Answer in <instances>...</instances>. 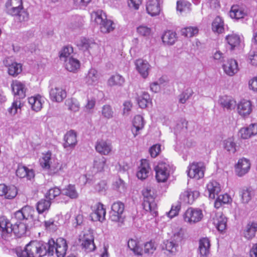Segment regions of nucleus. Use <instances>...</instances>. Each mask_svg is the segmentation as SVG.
I'll list each match as a JSON object with an SVG mask.
<instances>
[{"label":"nucleus","instance_id":"obj_29","mask_svg":"<svg viewBox=\"0 0 257 257\" xmlns=\"http://www.w3.org/2000/svg\"><path fill=\"white\" fill-rule=\"evenodd\" d=\"M225 41L227 43L228 48L230 50H233L239 45L240 37L238 34L232 33L225 37Z\"/></svg>","mask_w":257,"mask_h":257},{"label":"nucleus","instance_id":"obj_54","mask_svg":"<svg viewBox=\"0 0 257 257\" xmlns=\"http://www.w3.org/2000/svg\"><path fill=\"white\" fill-rule=\"evenodd\" d=\"M65 104L68 109L72 111L76 112L79 109V103L76 99H68L66 100Z\"/></svg>","mask_w":257,"mask_h":257},{"label":"nucleus","instance_id":"obj_40","mask_svg":"<svg viewBox=\"0 0 257 257\" xmlns=\"http://www.w3.org/2000/svg\"><path fill=\"white\" fill-rule=\"evenodd\" d=\"M224 22L219 16L216 17L212 22V30L214 32L218 34L222 33L224 31Z\"/></svg>","mask_w":257,"mask_h":257},{"label":"nucleus","instance_id":"obj_23","mask_svg":"<svg viewBox=\"0 0 257 257\" xmlns=\"http://www.w3.org/2000/svg\"><path fill=\"white\" fill-rule=\"evenodd\" d=\"M222 68L225 73L230 76H233L239 70L237 61L232 59L228 60Z\"/></svg>","mask_w":257,"mask_h":257},{"label":"nucleus","instance_id":"obj_62","mask_svg":"<svg viewBox=\"0 0 257 257\" xmlns=\"http://www.w3.org/2000/svg\"><path fill=\"white\" fill-rule=\"evenodd\" d=\"M193 94V91L191 89H187L185 92L182 93L179 98V101L181 103H185Z\"/></svg>","mask_w":257,"mask_h":257},{"label":"nucleus","instance_id":"obj_26","mask_svg":"<svg viewBox=\"0 0 257 257\" xmlns=\"http://www.w3.org/2000/svg\"><path fill=\"white\" fill-rule=\"evenodd\" d=\"M256 231L257 222L254 221H250L243 230V236L247 239H251L255 236Z\"/></svg>","mask_w":257,"mask_h":257},{"label":"nucleus","instance_id":"obj_22","mask_svg":"<svg viewBox=\"0 0 257 257\" xmlns=\"http://www.w3.org/2000/svg\"><path fill=\"white\" fill-rule=\"evenodd\" d=\"M239 134L242 139H248L257 134V123H252L248 126L241 128Z\"/></svg>","mask_w":257,"mask_h":257},{"label":"nucleus","instance_id":"obj_47","mask_svg":"<svg viewBox=\"0 0 257 257\" xmlns=\"http://www.w3.org/2000/svg\"><path fill=\"white\" fill-rule=\"evenodd\" d=\"M223 147L229 153L234 154L236 151V144L232 138H229L223 142Z\"/></svg>","mask_w":257,"mask_h":257},{"label":"nucleus","instance_id":"obj_13","mask_svg":"<svg viewBox=\"0 0 257 257\" xmlns=\"http://www.w3.org/2000/svg\"><path fill=\"white\" fill-rule=\"evenodd\" d=\"M101 74L95 68H91L84 77V81L88 85L95 86L100 81Z\"/></svg>","mask_w":257,"mask_h":257},{"label":"nucleus","instance_id":"obj_44","mask_svg":"<svg viewBox=\"0 0 257 257\" xmlns=\"http://www.w3.org/2000/svg\"><path fill=\"white\" fill-rule=\"evenodd\" d=\"M106 164V159L103 157H96L93 162V169L95 173L103 170Z\"/></svg>","mask_w":257,"mask_h":257},{"label":"nucleus","instance_id":"obj_35","mask_svg":"<svg viewBox=\"0 0 257 257\" xmlns=\"http://www.w3.org/2000/svg\"><path fill=\"white\" fill-rule=\"evenodd\" d=\"M229 15L232 19L238 20L243 18L246 15V13L243 8L236 5L231 7Z\"/></svg>","mask_w":257,"mask_h":257},{"label":"nucleus","instance_id":"obj_27","mask_svg":"<svg viewBox=\"0 0 257 257\" xmlns=\"http://www.w3.org/2000/svg\"><path fill=\"white\" fill-rule=\"evenodd\" d=\"M146 10L148 13L155 16L160 14L161 8L158 0H149L146 4Z\"/></svg>","mask_w":257,"mask_h":257},{"label":"nucleus","instance_id":"obj_58","mask_svg":"<svg viewBox=\"0 0 257 257\" xmlns=\"http://www.w3.org/2000/svg\"><path fill=\"white\" fill-rule=\"evenodd\" d=\"M73 52V48L71 46L67 45L64 46L60 52V59L64 58L65 59L68 57L69 55Z\"/></svg>","mask_w":257,"mask_h":257},{"label":"nucleus","instance_id":"obj_11","mask_svg":"<svg viewBox=\"0 0 257 257\" xmlns=\"http://www.w3.org/2000/svg\"><path fill=\"white\" fill-rule=\"evenodd\" d=\"M80 241L81 249L86 252H90L95 249L94 237L91 233H84Z\"/></svg>","mask_w":257,"mask_h":257},{"label":"nucleus","instance_id":"obj_38","mask_svg":"<svg viewBox=\"0 0 257 257\" xmlns=\"http://www.w3.org/2000/svg\"><path fill=\"white\" fill-rule=\"evenodd\" d=\"M62 194L69 197L72 199H75L78 197V193L74 185L69 184L62 190Z\"/></svg>","mask_w":257,"mask_h":257},{"label":"nucleus","instance_id":"obj_45","mask_svg":"<svg viewBox=\"0 0 257 257\" xmlns=\"http://www.w3.org/2000/svg\"><path fill=\"white\" fill-rule=\"evenodd\" d=\"M137 100L139 106L142 108H145L151 101L150 95L147 92H143L138 96Z\"/></svg>","mask_w":257,"mask_h":257},{"label":"nucleus","instance_id":"obj_30","mask_svg":"<svg viewBox=\"0 0 257 257\" xmlns=\"http://www.w3.org/2000/svg\"><path fill=\"white\" fill-rule=\"evenodd\" d=\"M50 96L53 101L61 102L66 97L65 90L59 87L52 88L50 91Z\"/></svg>","mask_w":257,"mask_h":257},{"label":"nucleus","instance_id":"obj_64","mask_svg":"<svg viewBox=\"0 0 257 257\" xmlns=\"http://www.w3.org/2000/svg\"><path fill=\"white\" fill-rule=\"evenodd\" d=\"M248 59L252 65L257 66V51H250L248 55Z\"/></svg>","mask_w":257,"mask_h":257},{"label":"nucleus","instance_id":"obj_1","mask_svg":"<svg viewBox=\"0 0 257 257\" xmlns=\"http://www.w3.org/2000/svg\"><path fill=\"white\" fill-rule=\"evenodd\" d=\"M67 249L66 240L59 237L56 240L51 238L47 243L43 241H31L24 250L17 249L16 253L18 257H46L48 253L52 254L55 250L57 257H64Z\"/></svg>","mask_w":257,"mask_h":257},{"label":"nucleus","instance_id":"obj_57","mask_svg":"<svg viewBox=\"0 0 257 257\" xmlns=\"http://www.w3.org/2000/svg\"><path fill=\"white\" fill-rule=\"evenodd\" d=\"M45 226L46 229L50 232H54L56 231L58 228V222L55 221L52 219L48 221H45Z\"/></svg>","mask_w":257,"mask_h":257},{"label":"nucleus","instance_id":"obj_55","mask_svg":"<svg viewBox=\"0 0 257 257\" xmlns=\"http://www.w3.org/2000/svg\"><path fill=\"white\" fill-rule=\"evenodd\" d=\"M102 116L107 119H110L113 117V111L111 107L108 104L103 105L101 111Z\"/></svg>","mask_w":257,"mask_h":257},{"label":"nucleus","instance_id":"obj_15","mask_svg":"<svg viewBox=\"0 0 257 257\" xmlns=\"http://www.w3.org/2000/svg\"><path fill=\"white\" fill-rule=\"evenodd\" d=\"M199 194L198 191L187 190L181 194L180 196V203L183 204H191L199 197Z\"/></svg>","mask_w":257,"mask_h":257},{"label":"nucleus","instance_id":"obj_49","mask_svg":"<svg viewBox=\"0 0 257 257\" xmlns=\"http://www.w3.org/2000/svg\"><path fill=\"white\" fill-rule=\"evenodd\" d=\"M231 201V198L227 194H224L218 196L214 202V207L218 209L222 204H227Z\"/></svg>","mask_w":257,"mask_h":257},{"label":"nucleus","instance_id":"obj_3","mask_svg":"<svg viewBox=\"0 0 257 257\" xmlns=\"http://www.w3.org/2000/svg\"><path fill=\"white\" fill-rule=\"evenodd\" d=\"M11 86L15 95V100L11 107L8 108V112L11 115H15L18 112L19 109H21V102L18 99L25 97L26 88L25 84L19 81H14Z\"/></svg>","mask_w":257,"mask_h":257},{"label":"nucleus","instance_id":"obj_7","mask_svg":"<svg viewBox=\"0 0 257 257\" xmlns=\"http://www.w3.org/2000/svg\"><path fill=\"white\" fill-rule=\"evenodd\" d=\"M183 216L185 222L189 224H194L201 220L203 214L201 209L190 207L185 212Z\"/></svg>","mask_w":257,"mask_h":257},{"label":"nucleus","instance_id":"obj_33","mask_svg":"<svg viewBox=\"0 0 257 257\" xmlns=\"http://www.w3.org/2000/svg\"><path fill=\"white\" fill-rule=\"evenodd\" d=\"M210 241L207 237H202L199 241V250L202 256H207L210 252Z\"/></svg>","mask_w":257,"mask_h":257},{"label":"nucleus","instance_id":"obj_17","mask_svg":"<svg viewBox=\"0 0 257 257\" xmlns=\"http://www.w3.org/2000/svg\"><path fill=\"white\" fill-rule=\"evenodd\" d=\"M250 167V163L249 160L243 158L239 159L237 164L235 165V169L237 176L241 177L246 174Z\"/></svg>","mask_w":257,"mask_h":257},{"label":"nucleus","instance_id":"obj_28","mask_svg":"<svg viewBox=\"0 0 257 257\" xmlns=\"http://www.w3.org/2000/svg\"><path fill=\"white\" fill-rule=\"evenodd\" d=\"M16 175L21 178H26L27 180H31L34 177V172L32 169H29L22 165H19L16 170Z\"/></svg>","mask_w":257,"mask_h":257},{"label":"nucleus","instance_id":"obj_37","mask_svg":"<svg viewBox=\"0 0 257 257\" xmlns=\"http://www.w3.org/2000/svg\"><path fill=\"white\" fill-rule=\"evenodd\" d=\"M76 44L79 49L86 51L95 45L94 41L91 39H87L85 37H81L76 41Z\"/></svg>","mask_w":257,"mask_h":257},{"label":"nucleus","instance_id":"obj_43","mask_svg":"<svg viewBox=\"0 0 257 257\" xmlns=\"http://www.w3.org/2000/svg\"><path fill=\"white\" fill-rule=\"evenodd\" d=\"M166 249L171 254L175 255L179 250V245L177 241L170 240L165 242Z\"/></svg>","mask_w":257,"mask_h":257},{"label":"nucleus","instance_id":"obj_19","mask_svg":"<svg viewBox=\"0 0 257 257\" xmlns=\"http://www.w3.org/2000/svg\"><path fill=\"white\" fill-rule=\"evenodd\" d=\"M17 193L18 190L15 186H7L4 184H0V196H4L6 199H13Z\"/></svg>","mask_w":257,"mask_h":257},{"label":"nucleus","instance_id":"obj_52","mask_svg":"<svg viewBox=\"0 0 257 257\" xmlns=\"http://www.w3.org/2000/svg\"><path fill=\"white\" fill-rule=\"evenodd\" d=\"M51 202L49 200L42 199L37 203V210L39 213L48 211L50 207Z\"/></svg>","mask_w":257,"mask_h":257},{"label":"nucleus","instance_id":"obj_21","mask_svg":"<svg viewBox=\"0 0 257 257\" xmlns=\"http://www.w3.org/2000/svg\"><path fill=\"white\" fill-rule=\"evenodd\" d=\"M66 168L67 165L65 163L59 161L57 159H54L51 162L50 168L47 171L50 175H53L64 172Z\"/></svg>","mask_w":257,"mask_h":257},{"label":"nucleus","instance_id":"obj_14","mask_svg":"<svg viewBox=\"0 0 257 257\" xmlns=\"http://www.w3.org/2000/svg\"><path fill=\"white\" fill-rule=\"evenodd\" d=\"M106 210L103 205L99 202L97 203L93 212L90 214V217L93 221L102 222L105 219Z\"/></svg>","mask_w":257,"mask_h":257},{"label":"nucleus","instance_id":"obj_24","mask_svg":"<svg viewBox=\"0 0 257 257\" xmlns=\"http://www.w3.org/2000/svg\"><path fill=\"white\" fill-rule=\"evenodd\" d=\"M227 218L220 212L215 214L213 218V223L217 230L220 232L224 231L226 228Z\"/></svg>","mask_w":257,"mask_h":257},{"label":"nucleus","instance_id":"obj_42","mask_svg":"<svg viewBox=\"0 0 257 257\" xmlns=\"http://www.w3.org/2000/svg\"><path fill=\"white\" fill-rule=\"evenodd\" d=\"M219 103L224 108L227 109H231L235 105V101L232 98L228 96H222L219 100Z\"/></svg>","mask_w":257,"mask_h":257},{"label":"nucleus","instance_id":"obj_2","mask_svg":"<svg viewBox=\"0 0 257 257\" xmlns=\"http://www.w3.org/2000/svg\"><path fill=\"white\" fill-rule=\"evenodd\" d=\"M35 211L30 206H25L16 211L12 217L14 224H12L5 217H0V230L4 233L12 232L18 237L25 234L33 224V215Z\"/></svg>","mask_w":257,"mask_h":257},{"label":"nucleus","instance_id":"obj_63","mask_svg":"<svg viewBox=\"0 0 257 257\" xmlns=\"http://www.w3.org/2000/svg\"><path fill=\"white\" fill-rule=\"evenodd\" d=\"M155 249L154 243L152 241L146 242L144 245V252L145 253H153Z\"/></svg>","mask_w":257,"mask_h":257},{"label":"nucleus","instance_id":"obj_48","mask_svg":"<svg viewBox=\"0 0 257 257\" xmlns=\"http://www.w3.org/2000/svg\"><path fill=\"white\" fill-rule=\"evenodd\" d=\"M5 64L6 66L8 67V73L11 76H16L22 71V65L20 63L14 62L9 66L6 63Z\"/></svg>","mask_w":257,"mask_h":257},{"label":"nucleus","instance_id":"obj_61","mask_svg":"<svg viewBox=\"0 0 257 257\" xmlns=\"http://www.w3.org/2000/svg\"><path fill=\"white\" fill-rule=\"evenodd\" d=\"M137 32L142 36H148L151 34V30L147 26L141 25L137 28Z\"/></svg>","mask_w":257,"mask_h":257},{"label":"nucleus","instance_id":"obj_5","mask_svg":"<svg viewBox=\"0 0 257 257\" xmlns=\"http://www.w3.org/2000/svg\"><path fill=\"white\" fill-rule=\"evenodd\" d=\"M156 178L158 182H165L174 172L173 166L166 160L158 162L155 167Z\"/></svg>","mask_w":257,"mask_h":257},{"label":"nucleus","instance_id":"obj_32","mask_svg":"<svg viewBox=\"0 0 257 257\" xmlns=\"http://www.w3.org/2000/svg\"><path fill=\"white\" fill-rule=\"evenodd\" d=\"M133 125L132 131L135 137L139 134V131L144 127L145 121L143 116L141 115H136L133 121Z\"/></svg>","mask_w":257,"mask_h":257},{"label":"nucleus","instance_id":"obj_8","mask_svg":"<svg viewBox=\"0 0 257 257\" xmlns=\"http://www.w3.org/2000/svg\"><path fill=\"white\" fill-rule=\"evenodd\" d=\"M124 205L120 201L114 202L111 206L110 212V219L114 222H122V213L124 211Z\"/></svg>","mask_w":257,"mask_h":257},{"label":"nucleus","instance_id":"obj_39","mask_svg":"<svg viewBox=\"0 0 257 257\" xmlns=\"http://www.w3.org/2000/svg\"><path fill=\"white\" fill-rule=\"evenodd\" d=\"M65 61V67L68 71L75 72L80 68V63L77 59L70 57L68 61L66 60Z\"/></svg>","mask_w":257,"mask_h":257},{"label":"nucleus","instance_id":"obj_18","mask_svg":"<svg viewBox=\"0 0 257 257\" xmlns=\"http://www.w3.org/2000/svg\"><path fill=\"white\" fill-rule=\"evenodd\" d=\"M112 146L110 141L101 140L97 141L95 145V150L99 154L108 155L112 151Z\"/></svg>","mask_w":257,"mask_h":257},{"label":"nucleus","instance_id":"obj_9","mask_svg":"<svg viewBox=\"0 0 257 257\" xmlns=\"http://www.w3.org/2000/svg\"><path fill=\"white\" fill-rule=\"evenodd\" d=\"M63 147L67 152H71L77 144V133L72 130L68 131L64 136Z\"/></svg>","mask_w":257,"mask_h":257},{"label":"nucleus","instance_id":"obj_53","mask_svg":"<svg viewBox=\"0 0 257 257\" xmlns=\"http://www.w3.org/2000/svg\"><path fill=\"white\" fill-rule=\"evenodd\" d=\"M191 4L185 1H180L177 3V11L181 13L183 12H189L191 10Z\"/></svg>","mask_w":257,"mask_h":257},{"label":"nucleus","instance_id":"obj_16","mask_svg":"<svg viewBox=\"0 0 257 257\" xmlns=\"http://www.w3.org/2000/svg\"><path fill=\"white\" fill-rule=\"evenodd\" d=\"M220 191V185L216 181H211L207 184L205 193L210 199H214Z\"/></svg>","mask_w":257,"mask_h":257},{"label":"nucleus","instance_id":"obj_46","mask_svg":"<svg viewBox=\"0 0 257 257\" xmlns=\"http://www.w3.org/2000/svg\"><path fill=\"white\" fill-rule=\"evenodd\" d=\"M52 153L48 151L45 154H43V156L40 159V164L42 168L46 170H48L50 168L51 161Z\"/></svg>","mask_w":257,"mask_h":257},{"label":"nucleus","instance_id":"obj_41","mask_svg":"<svg viewBox=\"0 0 257 257\" xmlns=\"http://www.w3.org/2000/svg\"><path fill=\"white\" fill-rule=\"evenodd\" d=\"M125 81L124 78L120 75L116 74L112 75L107 80V85L110 87L121 86Z\"/></svg>","mask_w":257,"mask_h":257},{"label":"nucleus","instance_id":"obj_12","mask_svg":"<svg viewBox=\"0 0 257 257\" xmlns=\"http://www.w3.org/2000/svg\"><path fill=\"white\" fill-rule=\"evenodd\" d=\"M6 7L8 14L16 16L23 9L22 0H8Z\"/></svg>","mask_w":257,"mask_h":257},{"label":"nucleus","instance_id":"obj_20","mask_svg":"<svg viewBox=\"0 0 257 257\" xmlns=\"http://www.w3.org/2000/svg\"><path fill=\"white\" fill-rule=\"evenodd\" d=\"M135 65L137 70L142 77L146 78L148 76L150 65L146 60L138 59L135 61Z\"/></svg>","mask_w":257,"mask_h":257},{"label":"nucleus","instance_id":"obj_36","mask_svg":"<svg viewBox=\"0 0 257 257\" xmlns=\"http://www.w3.org/2000/svg\"><path fill=\"white\" fill-rule=\"evenodd\" d=\"M177 36L175 32L168 30L164 32L162 36L163 42L168 45H172L177 41Z\"/></svg>","mask_w":257,"mask_h":257},{"label":"nucleus","instance_id":"obj_59","mask_svg":"<svg viewBox=\"0 0 257 257\" xmlns=\"http://www.w3.org/2000/svg\"><path fill=\"white\" fill-rule=\"evenodd\" d=\"M240 195L243 203H248L251 198V191L248 188L243 189L240 192Z\"/></svg>","mask_w":257,"mask_h":257},{"label":"nucleus","instance_id":"obj_25","mask_svg":"<svg viewBox=\"0 0 257 257\" xmlns=\"http://www.w3.org/2000/svg\"><path fill=\"white\" fill-rule=\"evenodd\" d=\"M151 170L148 161L142 160L140 166L139 167L137 173V177L141 180H144L147 178Z\"/></svg>","mask_w":257,"mask_h":257},{"label":"nucleus","instance_id":"obj_60","mask_svg":"<svg viewBox=\"0 0 257 257\" xmlns=\"http://www.w3.org/2000/svg\"><path fill=\"white\" fill-rule=\"evenodd\" d=\"M113 188L119 192L120 193L124 192L126 189V186L125 185V183L124 181L120 179H118L114 183Z\"/></svg>","mask_w":257,"mask_h":257},{"label":"nucleus","instance_id":"obj_56","mask_svg":"<svg viewBox=\"0 0 257 257\" xmlns=\"http://www.w3.org/2000/svg\"><path fill=\"white\" fill-rule=\"evenodd\" d=\"M61 193H62V191L60 189L57 187H55L48 190L46 194V197L49 200H53L60 195Z\"/></svg>","mask_w":257,"mask_h":257},{"label":"nucleus","instance_id":"obj_10","mask_svg":"<svg viewBox=\"0 0 257 257\" xmlns=\"http://www.w3.org/2000/svg\"><path fill=\"white\" fill-rule=\"evenodd\" d=\"M204 169L203 162H193L188 168V175L190 178L199 179L204 176Z\"/></svg>","mask_w":257,"mask_h":257},{"label":"nucleus","instance_id":"obj_6","mask_svg":"<svg viewBox=\"0 0 257 257\" xmlns=\"http://www.w3.org/2000/svg\"><path fill=\"white\" fill-rule=\"evenodd\" d=\"M95 17V22L100 25V31L103 33H108L115 28V24L110 20L107 19L106 14L102 10H98L92 15Z\"/></svg>","mask_w":257,"mask_h":257},{"label":"nucleus","instance_id":"obj_4","mask_svg":"<svg viewBox=\"0 0 257 257\" xmlns=\"http://www.w3.org/2000/svg\"><path fill=\"white\" fill-rule=\"evenodd\" d=\"M142 193L144 196V202L142 204L144 209L150 212L153 216H156L157 206L155 200L154 190L151 187H148L143 190Z\"/></svg>","mask_w":257,"mask_h":257},{"label":"nucleus","instance_id":"obj_34","mask_svg":"<svg viewBox=\"0 0 257 257\" xmlns=\"http://www.w3.org/2000/svg\"><path fill=\"white\" fill-rule=\"evenodd\" d=\"M237 110L238 113L243 116L249 115L251 110V103L250 101L241 100L238 104Z\"/></svg>","mask_w":257,"mask_h":257},{"label":"nucleus","instance_id":"obj_50","mask_svg":"<svg viewBox=\"0 0 257 257\" xmlns=\"http://www.w3.org/2000/svg\"><path fill=\"white\" fill-rule=\"evenodd\" d=\"M127 246L135 254L137 255H141L142 254V249L136 240L130 239L127 241Z\"/></svg>","mask_w":257,"mask_h":257},{"label":"nucleus","instance_id":"obj_31","mask_svg":"<svg viewBox=\"0 0 257 257\" xmlns=\"http://www.w3.org/2000/svg\"><path fill=\"white\" fill-rule=\"evenodd\" d=\"M28 102L32 109L34 111L38 112L42 108L43 103L44 102V98L40 95H37L29 97Z\"/></svg>","mask_w":257,"mask_h":257},{"label":"nucleus","instance_id":"obj_51","mask_svg":"<svg viewBox=\"0 0 257 257\" xmlns=\"http://www.w3.org/2000/svg\"><path fill=\"white\" fill-rule=\"evenodd\" d=\"M198 33V29L196 27H188L181 29V34L186 38L195 36Z\"/></svg>","mask_w":257,"mask_h":257}]
</instances>
